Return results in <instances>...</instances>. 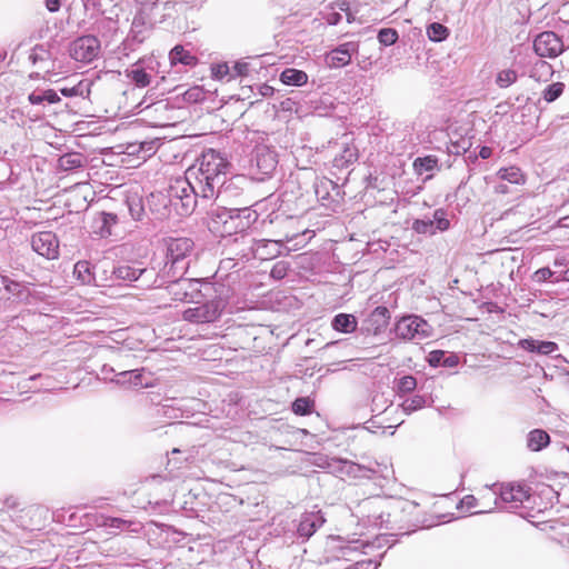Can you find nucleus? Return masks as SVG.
Instances as JSON below:
<instances>
[{
	"label": "nucleus",
	"mask_w": 569,
	"mask_h": 569,
	"mask_svg": "<svg viewBox=\"0 0 569 569\" xmlns=\"http://www.w3.org/2000/svg\"><path fill=\"white\" fill-rule=\"evenodd\" d=\"M228 168L229 162L221 152L208 149L187 169L184 177L170 183L169 196L156 194L152 200L163 203L169 200L178 216H189L194 211L198 199L210 201L218 197Z\"/></svg>",
	"instance_id": "nucleus-1"
},
{
	"label": "nucleus",
	"mask_w": 569,
	"mask_h": 569,
	"mask_svg": "<svg viewBox=\"0 0 569 569\" xmlns=\"http://www.w3.org/2000/svg\"><path fill=\"white\" fill-rule=\"evenodd\" d=\"M168 295L174 301L194 302L197 299L209 298L212 292H217V287L210 282H203L200 279L183 278L178 274L174 278H162Z\"/></svg>",
	"instance_id": "nucleus-2"
},
{
	"label": "nucleus",
	"mask_w": 569,
	"mask_h": 569,
	"mask_svg": "<svg viewBox=\"0 0 569 569\" xmlns=\"http://www.w3.org/2000/svg\"><path fill=\"white\" fill-rule=\"evenodd\" d=\"M193 247L194 243L189 238H170L167 241L166 262L159 272L161 279L183 274L189 267Z\"/></svg>",
	"instance_id": "nucleus-3"
},
{
	"label": "nucleus",
	"mask_w": 569,
	"mask_h": 569,
	"mask_svg": "<svg viewBox=\"0 0 569 569\" xmlns=\"http://www.w3.org/2000/svg\"><path fill=\"white\" fill-rule=\"evenodd\" d=\"M204 299L203 302L201 299H197L193 302L196 303L194 307L186 309L182 313V319L194 325H207L218 321L227 307V300L218 290Z\"/></svg>",
	"instance_id": "nucleus-4"
},
{
	"label": "nucleus",
	"mask_w": 569,
	"mask_h": 569,
	"mask_svg": "<svg viewBox=\"0 0 569 569\" xmlns=\"http://www.w3.org/2000/svg\"><path fill=\"white\" fill-rule=\"evenodd\" d=\"M112 274L116 280L138 281V288H161L164 281L153 268H141L139 266L121 264L113 269Z\"/></svg>",
	"instance_id": "nucleus-5"
},
{
	"label": "nucleus",
	"mask_w": 569,
	"mask_h": 569,
	"mask_svg": "<svg viewBox=\"0 0 569 569\" xmlns=\"http://www.w3.org/2000/svg\"><path fill=\"white\" fill-rule=\"evenodd\" d=\"M395 333L403 340L425 339L431 335V326L419 316H406L396 323Z\"/></svg>",
	"instance_id": "nucleus-6"
},
{
	"label": "nucleus",
	"mask_w": 569,
	"mask_h": 569,
	"mask_svg": "<svg viewBox=\"0 0 569 569\" xmlns=\"http://www.w3.org/2000/svg\"><path fill=\"white\" fill-rule=\"evenodd\" d=\"M370 503L387 509L386 529H395L403 521V513L416 508L411 501L395 498H377Z\"/></svg>",
	"instance_id": "nucleus-7"
},
{
	"label": "nucleus",
	"mask_w": 569,
	"mask_h": 569,
	"mask_svg": "<svg viewBox=\"0 0 569 569\" xmlns=\"http://www.w3.org/2000/svg\"><path fill=\"white\" fill-rule=\"evenodd\" d=\"M278 154L268 146H257L252 152L250 161L251 170H256L259 180L270 176L277 168Z\"/></svg>",
	"instance_id": "nucleus-8"
},
{
	"label": "nucleus",
	"mask_w": 569,
	"mask_h": 569,
	"mask_svg": "<svg viewBox=\"0 0 569 569\" xmlns=\"http://www.w3.org/2000/svg\"><path fill=\"white\" fill-rule=\"evenodd\" d=\"M100 41L94 36H82L76 39L70 47V56L76 61L91 62L98 57Z\"/></svg>",
	"instance_id": "nucleus-9"
},
{
	"label": "nucleus",
	"mask_w": 569,
	"mask_h": 569,
	"mask_svg": "<svg viewBox=\"0 0 569 569\" xmlns=\"http://www.w3.org/2000/svg\"><path fill=\"white\" fill-rule=\"evenodd\" d=\"M533 49L539 57L556 58L563 52L565 46L557 33L553 31H543L536 37Z\"/></svg>",
	"instance_id": "nucleus-10"
},
{
	"label": "nucleus",
	"mask_w": 569,
	"mask_h": 569,
	"mask_svg": "<svg viewBox=\"0 0 569 569\" xmlns=\"http://www.w3.org/2000/svg\"><path fill=\"white\" fill-rule=\"evenodd\" d=\"M258 219V213L250 208L232 209V214L229 218L224 230H221V236H231L240 233L250 228Z\"/></svg>",
	"instance_id": "nucleus-11"
},
{
	"label": "nucleus",
	"mask_w": 569,
	"mask_h": 569,
	"mask_svg": "<svg viewBox=\"0 0 569 569\" xmlns=\"http://www.w3.org/2000/svg\"><path fill=\"white\" fill-rule=\"evenodd\" d=\"M31 247L47 259H56L59 256V240L51 231L34 233L31 238Z\"/></svg>",
	"instance_id": "nucleus-12"
},
{
	"label": "nucleus",
	"mask_w": 569,
	"mask_h": 569,
	"mask_svg": "<svg viewBox=\"0 0 569 569\" xmlns=\"http://www.w3.org/2000/svg\"><path fill=\"white\" fill-rule=\"evenodd\" d=\"M325 522L326 519L321 510L303 512L297 526V535L299 538L308 540Z\"/></svg>",
	"instance_id": "nucleus-13"
},
{
	"label": "nucleus",
	"mask_w": 569,
	"mask_h": 569,
	"mask_svg": "<svg viewBox=\"0 0 569 569\" xmlns=\"http://www.w3.org/2000/svg\"><path fill=\"white\" fill-rule=\"evenodd\" d=\"M283 240L251 239V252L254 258L269 260L281 253Z\"/></svg>",
	"instance_id": "nucleus-14"
},
{
	"label": "nucleus",
	"mask_w": 569,
	"mask_h": 569,
	"mask_svg": "<svg viewBox=\"0 0 569 569\" xmlns=\"http://www.w3.org/2000/svg\"><path fill=\"white\" fill-rule=\"evenodd\" d=\"M357 51L355 42H346L332 49L326 56V62L330 68H341L350 63L352 54Z\"/></svg>",
	"instance_id": "nucleus-15"
},
{
	"label": "nucleus",
	"mask_w": 569,
	"mask_h": 569,
	"mask_svg": "<svg viewBox=\"0 0 569 569\" xmlns=\"http://www.w3.org/2000/svg\"><path fill=\"white\" fill-rule=\"evenodd\" d=\"M339 471L352 478L370 479L372 475L378 473L380 470V465L378 462L359 465L349 460H339Z\"/></svg>",
	"instance_id": "nucleus-16"
},
{
	"label": "nucleus",
	"mask_w": 569,
	"mask_h": 569,
	"mask_svg": "<svg viewBox=\"0 0 569 569\" xmlns=\"http://www.w3.org/2000/svg\"><path fill=\"white\" fill-rule=\"evenodd\" d=\"M528 498L529 496L522 487L509 486L501 488L499 497H495V505L497 506L498 501L501 500L505 503H513L512 508H518Z\"/></svg>",
	"instance_id": "nucleus-17"
},
{
	"label": "nucleus",
	"mask_w": 569,
	"mask_h": 569,
	"mask_svg": "<svg viewBox=\"0 0 569 569\" xmlns=\"http://www.w3.org/2000/svg\"><path fill=\"white\" fill-rule=\"evenodd\" d=\"M389 320V309L387 307L379 306L371 311L367 319L368 330H371L377 335L388 327Z\"/></svg>",
	"instance_id": "nucleus-18"
},
{
	"label": "nucleus",
	"mask_w": 569,
	"mask_h": 569,
	"mask_svg": "<svg viewBox=\"0 0 569 569\" xmlns=\"http://www.w3.org/2000/svg\"><path fill=\"white\" fill-rule=\"evenodd\" d=\"M518 346L526 351L537 352L543 356L551 355L559 349L558 345L553 341H539L533 338L521 339Z\"/></svg>",
	"instance_id": "nucleus-19"
},
{
	"label": "nucleus",
	"mask_w": 569,
	"mask_h": 569,
	"mask_svg": "<svg viewBox=\"0 0 569 569\" xmlns=\"http://www.w3.org/2000/svg\"><path fill=\"white\" fill-rule=\"evenodd\" d=\"M118 216L111 212H100L94 219V233L100 238L112 236V228L118 223Z\"/></svg>",
	"instance_id": "nucleus-20"
},
{
	"label": "nucleus",
	"mask_w": 569,
	"mask_h": 569,
	"mask_svg": "<svg viewBox=\"0 0 569 569\" xmlns=\"http://www.w3.org/2000/svg\"><path fill=\"white\" fill-rule=\"evenodd\" d=\"M496 177L499 180L506 181L516 186H523L527 181L525 172L517 166H509L500 168L496 172Z\"/></svg>",
	"instance_id": "nucleus-21"
},
{
	"label": "nucleus",
	"mask_w": 569,
	"mask_h": 569,
	"mask_svg": "<svg viewBox=\"0 0 569 569\" xmlns=\"http://www.w3.org/2000/svg\"><path fill=\"white\" fill-rule=\"evenodd\" d=\"M169 59L171 66L180 63L186 67H194L198 63V58L181 44H177L171 49Z\"/></svg>",
	"instance_id": "nucleus-22"
},
{
	"label": "nucleus",
	"mask_w": 569,
	"mask_h": 569,
	"mask_svg": "<svg viewBox=\"0 0 569 569\" xmlns=\"http://www.w3.org/2000/svg\"><path fill=\"white\" fill-rule=\"evenodd\" d=\"M358 321L353 315L339 313L333 317L331 327L339 332L351 333L356 331Z\"/></svg>",
	"instance_id": "nucleus-23"
},
{
	"label": "nucleus",
	"mask_w": 569,
	"mask_h": 569,
	"mask_svg": "<svg viewBox=\"0 0 569 569\" xmlns=\"http://www.w3.org/2000/svg\"><path fill=\"white\" fill-rule=\"evenodd\" d=\"M86 163V158L79 152H69L61 156L58 160V167L62 171H72L82 168Z\"/></svg>",
	"instance_id": "nucleus-24"
},
{
	"label": "nucleus",
	"mask_w": 569,
	"mask_h": 569,
	"mask_svg": "<svg viewBox=\"0 0 569 569\" xmlns=\"http://www.w3.org/2000/svg\"><path fill=\"white\" fill-rule=\"evenodd\" d=\"M550 442L549 435L542 429H535L527 436V447L531 451H540Z\"/></svg>",
	"instance_id": "nucleus-25"
},
{
	"label": "nucleus",
	"mask_w": 569,
	"mask_h": 569,
	"mask_svg": "<svg viewBox=\"0 0 569 569\" xmlns=\"http://www.w3.org/2000/svg\"><path fill=\"white\" fill-rule=\"evenodd\" d=\"M231 214L232 209L218 207L217 209L211 210V229L221 234V230H224Z\"/></svg>",
	"instance_id": "nucleus-26"
},
{
	"label": "nucleus",
	"mask_w": 569,
	"mask_h": 569,
	"mask_svg": "<svg viewBox=\"0 0 569 569\" xmlns=\"http://www.w3.org/2000/svg\"><path fill=\"white\" fill-rule=\"evenodd\" d=\"M143 370L122 371L117 375L116 382L119 385H129L136 388L147 387L148 383L142 381Z\"/></svg>",
	"instance_id": "nucleus-27"
},
{
	"label": "nucleus",
	"mask_w": 569,
	"mask_h": 569,
	"mask_svg": "<svg viewBox=\"0 0 569 569\" xmlns=\"http://www.w3.org/2000/svg\"><path fill=\"white\" fill-rule=\"evenodd\" d=\"M280 80L287 86L300 87L307 83L308 76L302 70L288 68L281 72Z\"/></svg>",
	"instance_id": "nucleus-28"
},
{
	"label": "nucleus",
	"mask_w": 569,
	"mask_h": 569,
	"mask_svg": "<svg viewBox=\"0 0 569 569\" xmlns=\"http://www.w3.org/2000/svg\"><path fill=\"white\" fill-rule=\"evenodd\" d=\"M157 194H162V196H169V190L167 191V193H162V192H157ZM156 196V193H151L150 197L148 198V204H149V208L152 212L157 213L158 218L162 219V218H166L170 214L171 212V209H174V207L172 206V203L167 200L166 203L159 201V200H152V197Z\"/></svg>",
	"instance_id": "nucleus-29"
},
{
	"label": "nucleus",
	"mask_w": 569,
	"mask_h": 569,
	"mask_svg": "<svg viewBox=\"0 0 569 569\" xmlns=\"http://www.w3.org/2000/svg\"><path fill=\"white\" fill-rule=\"evenodd\" d=\"M3 287L11 297L19 301L28 300L31 296L30 289L27 286L11 279H8Z\"/></svg>",
	"instance_id": "nucleus-30"
},
{
	"label": "nucleus",
	"mask_w": 569,
	"mask_h": 569,
	"mask_svg": "<svg viewBox=\"0 0 569 569\" xmlns=\"http://www.w3.org/2000/svg\"><path fill=\"white\" fill-rule=\"evenodd\" d=\"M413 169L417 174L421 176L425 172L439 169L438 158L436 156L419 157L413 161Z\"/></svg>",
	"instance_id": "nucleus-31"
},
{
	"label": "nucleus",
	"mask_w": 569,
	"mask_h": 569,
	"mask_svg": "<svg viewBox=\"0 0 569 569\" xmlns=\"http://www.w3.org/2000/svg\"><path fill=\"white\" fill-rule=\"evenodd\" d=\"M291 409L297 416H308L315 410V401L309 397H300L292 402Z\"/></svg>",
	"instance_id": "nucleus-32"
},
{
	"label": "nucleus",
	"mask_w": 569,
	"mask_h": 569,
	"mask_svg": "<svg viewBox=\"0 0 569 569\" xmlns=\"http://www.w3.org/2000/svg\"><path fill=\"white\" fill-rule=\"evenodd\" d=\"M73 273L82 284H90L94 280L90 263L88 261H78L74 264Z\"/></svg>",
	"instance_id": "nucleus-33"
},
{
	"label": "nucleus",
	"mask_w": 569,
	"mask_h": 569,
	"mask_svg": "<svg viewBox=\"0 0 569 569\" xmlns=\"http://www.w3.org/2000/svg\"><path fill=\"white\" fill-rule=\"evenodd\" d=\"M126 203L131 218L136 221L142 220L144 216V206L142 199L138 196L128 197Z\"/></svg>",
	"instance_id": "nucleus-34"
},
{
	"label": "nucleus",
	"mask_w": 569,
	"mask_h": 569,
	"mask_svg": "<svg viewBox=\"0 0 569 569\" xmlns=\"http://www.w3.org/2000/svg\"><path fill=\"white\" fill-rule=\"evenodd\" d=\"M90 86H91V83L89 81L82 80V81H79L73 87L61 88L60 92L64 97H82V98H84V97H88L90 93Z\"/></svg>",
	"instance_id": "nucleus-35"
},
{
	"label": "nucleus",
	"mask_w": 569,
	"mask_h": 569,
	"mask_svg": "<svg viewBox=\"0 0 569 569\" xmlns=\"http://www.w3.org/2000/svg\"><path fill=\"white\" fill-rule=\"evenodd\" d=\"M400 406L407 415H410L426 406V398L421 395H415L406 398Z\"/></svg>",
	"instance_id": "nucleus-36"
},
{
	"label": "nucleus",
	"mask_w": 569,
	"mask_h": 569,
	"mask_svg": "<svg viewBox=\"0 0 569 569\" xmlns=\"http://www.w3.org/2000/svg\"><path fill=\"white\" fill-rule=\"evenodd\" d=\"M433 227L437 231L443 232L450 228V220L448 219V212L443 208H439L433 211L432 219Z\"/></svg>",
	"instance_id": "nucleus-37"
},
{
	"label": "nucleus",
	"mask_w": 569,
	"mask_h": 569,
	"mask_svg": "<svg viewBox=\"0 0 569 569\" xmlns=\"http://www.w3.org/2000/svg\"><path fill=\"white\" fill-rule=\"evenodd\" d=\"M565 90V83L562 82H553L548 84L541 92L542 99L550 103L556 101Z\"/></svg>",
	"instance_id": "nucleus-38"
},
{
	"label": "nucleus",
	"mask_w": 569,
	"mask_h": 569,
	"mask_svg": "<svg viewBox=\"0 0 569 569\" xmlns=\"http://www.w3.org/2000/svg\"><path fill=\"white\" fill-rule=\"evenodd\" d=\"M428 38L433 42H440L449 36V30L446 26L433 22L427 28Z\"/></svg>",
	"instance_id": "nucleus-39"
},
{
	"label": "nucleus",
	"mask_w": 569,
	"mask_h": 569,
	"mask_svg": "<svg viewBox=\"0 0 569 569\" xmlns=\"http://www.w3.org/2000/svg\"><path fill=\"white\" fill-rule=\"evenodd\" d=\"M127 77L139 88H144L150 84V74L141 68H134L127 71Z\"/></svg>",
	"instance_id": "nucleus-40"
},
{
	"label": "nucleus",
	"mask_w": 569,
	"mask_h": 569,
	"mask_svg": "<svg viewBox=\"0 0 569 569\" xmlns=\"http://www.w3.org/2000/svg\"><path fill=\"white\" fill-rule=\"evenodd\" d=\"M518 79V73L513 69H503L498 72L496 83L499 88H508Z\"/></svg>",
	"instance_id": "nucleus-41"
},
{
	"label": "nucleus",
	"mask_w": 569,
	"mask_h": 569,
	"mask_svg": "<svg viewBox=\"0 0 569 569\" xmlns=\"http://www.w3.org/2000/svg\"><path fill=\"white\" fill-rule=\"evenodd\" d=\"M412 230L417 233L421 234H436V229L433 227V221L431 219H416L412 222Z\"/></svg>",
	"instance_id": "nucleus-42"
},
{
	"label": "nucleus",
	"mask_w": 569,
	"mask_h": 569,
	"mask_svg": "<svg viewBox=\"0 0 569 569\" xmlns=\"http://www.w3.org/2000/svg\"><path fill=\"white\" fill-rule=\"evenodd\" d=\"M417 387V380L413 376H403L396 382L398 393H409Z\"/></svg>",
	"instance_id": "nucleus-43"
},
{
	"label": "nucleus",
	"mask_w": 569,
	"mask_h": 569,
	"mask_svg": "<svg viewBox=\"0 0 569 569\" xmlns=\"http://www.w3.org/2000/svg\"><path fill=\"white\" fill-rule=\"evenodd\" d=\"M226 69V73H229L231 78L242 77L248 74L249 63L244 61L236 62L231 69L227 64L220 67V69Z\"/></svg>",
	"instance_id": "nucleus-44"
},
{
	"label": "nucleus",
	"mask_w": 569,
	"mask_h": 569,
	"mask_svg": "<svg viewBox=\"0 0 569 569\" xmlns=\"http://www.w3.org/2000/svg\"><path fill=\"white\" fill-rule=\"evenodd\" d=\"M378 40L383 46H391L398 40V32L391 28L381 29L378 33Z\"/></svg>",
	"instance_id": "nucleus-45"
},
{
	"label": "nucleus",
	"mask_w": 569,
	"mask_h": 569,
	"mask_svg": "<svg viewBox=\"0 0 569 569\" xmlns=\"http://www.w3.org/2000/svg\"><path fill=\"white\" fill-rule=\"evenodd\" d=\"M289 270V263L287 261H278L273 264L270 276L273 279L281 280L283 279Z\"/></svg>",
	"instance_id": "nucleus-46"
},
{
	"label": "nucleus",
	"mask_w": 569,
	"mask_h": 569,
	"mask_svg": "<svg viewBox=\"0 0 569 569\" xmlns=\"http://www.w3.org/2000/svg\"><path fill=\"white\" fill-rule=\"evenodd\" d=\"M552 276H553V271L550 270L549 268L545 267V268L538 269L533 273L532 279L536 282H545V281L549 280Z\"/></svg>",
	"instance_id": "nucleus-47"
},
{
	"label": "nucleus",
	"mask_w": 569,
	"mask_h": 569,
	"mask_svg": "<svg viewBox=\"0 0 569 569\" xmlns=\"http://www.w3.org/2000/svg\"><path fill=\"white\" fill-rule=\"evenodd\" d=\"M443 358H445V351H442V350L432 351L429 355V363L432 367L441 366Z\"/></svg>",
	"instance_id": "nucleus-48"
},
{
	"label": "nucleus",
	"mask_w": 569,
	"mask_h": 569,
	"mask_svg": "<svg viewBox=\"0 0 569 569\" xmlns=\"http://www.w3.org/2000/svg\"><path fill=\"white\" fill-rule=\"evenodd\" d=\"M461 508L466 510H471L478 505V499L472 495L465 496L460 501Z\"/></svg>",
	"instance_id": "nucleus-49"
},
{
	"label": "nucleus",
	"mask_w": 569,
	"mask_h": 569,
	"mask_svg": "<svg viewBox=\"0 0 569 569\" xmlns=\"http://www.w3.org/2000/svg\"><path fill=\"white\" fill-rule=\"evenodd\" d=\"M377 508L380 509V512L372 515V517L375 518V525L381 528H386L387 509H383V507Z\"/></svg>",
	"instance_id": "nucleus-50"
},
{
	"label": "nucleus",
	"mask_w": 569,
	"mask_h": 569,
	"mask_svg": "<svg viewBox=\"0 0 569 569\" xmlns=\"http://www.w3.org/2000/svg\"><path fill=\"white\" fill-rule=\"evenodd\" d=\"M43 98H44V102H48L50 104H53V103H57V102L60 101V97L52 89L44 90L43 91Z\"/></svg>",
	"instance_id": "nucleus-51"
},
{
	"label": "nucleus",
	"mask_w": 569,
	"mask_h": 569,
	"mask_svg": "<svg viewBox=\"0 0 569 569\" xmlns=\"http://www.w3.org/2000/svg\"><path fill=\"white\" fill-rule=\"evenodd\" d=\"M493 192L496 194H508L511 192L509 186L507 184L506 181H500V182H497L493 187Z\"/></svg>",
	"instance_id": "nucleus-52"
},
{
	"label": "nucleus",
	"mask_w": 569,
	"mask_h": 569,
	"mask_svg": "<svg viewBox=\"0 0 569 569\" xmlns=\"http://www.w3.org/2000/svg\"><path fill=\"white\" fill-rule=\"evenodd\" d=\"M28 100L32 104H41L44 102L43 91H33L29 94Z\"/></svg>",
	"instance_id": "nucleus-53"
},
{
	"label": "nucleus",
	"mask_w": 569,
	"mask_h": 569,
	"mask_svg": "<svg viewBox=\"0 0 569 569\" xmlns=\"http://www.w3.org/2000/svg\"><path fill=\"white\" fill-rule=\"evenodd\" d=\"M458 357L456 355H449L447 356L445 353V358L442 360V365L443 367H447V368H452V367H456L458 365Z\"/></svg>",
	"instance_id": "nucleus-54"
},
{
	"label": "nucleus",
	"mask_w": 569,
	"mask_h": 569,
	"mask_svg": "<svg viewBox=\"0 0 569 569\" xmlns=\"http://www.w3.org/2000/svg\"><path fill=\"white\" fill-rule=\"evenodd\" d=\"M62 1L63 0H46V8L50 12H57V11H59V9L61 7Z\"/></svg>",
	"instance_id": "nucleus-55"
},
{
	"label": "nucleus",
	"mask_w": 569,
	"mask_h": 569,
	"mask_svg": "<svg viewBox=\"0 0 569 569\" xmlns=\"http://www.w3.org/2000/svg\"><path fill=\"white\" fill-rule=\"evenodd\" d=\"M340 556H337L338 559L346 558L349 560V556L356 552V549L350 546H342L339 549Z\"/></svg>",
	"instance_id": "nucleus-56"
},
{
	"label": "nucleus",
	"mask_w": 569,
	"mask_h": 569,
	"mask_svg": "<svg viewBox=\"0 0 569 569\" xmlns=\"http://www.w3.org/2000/svg\"><path fill=\"white\" fill-rule=\"evenodd\" d=\"M17 505H18L17 499H16L14 497L10 496V497H7V498L3 500V502H2V508H1V509H2V510H3V509H13V508H16V507H17Z\"/></svg>",
	"instance_id": "nucleus-57"
},
{
	"label": "nucleus",
	"mask_w": 569,
	"mask_h": 569,
	"mask_svg": "<svg viewBox=\"0 0 569 569\" xmlns=\"http://www.w3.org/2000/svg\"><path fill=\"white\" fill-rule=\"evenodd\" d=\"M127 523L126 520L120 518H112L110 522V527L112 528H121L122 525Z\"/></svg>",
	"instance_id": "nucleus-58"
},
{
	"label": "nucleus",
	"mask_w": 569,
	"mask_h": 569,
	"mask_svg": "<svg viewBox=\"0 0 569 569\" xmlns=\"http://www.w3.org/2000/svg\"><path fill=\"white\" fill-rule=\"evenodd\" d=\"M489 153H490V151H489V149H488V148H486V147H485V148H482V149H481V151H480V156H481L482 158H488V157H489Z\"/></svg>",
	"instance_id": "nucleus-59"
},
{
	"label": "nucleus",
	"mask_w": 569,
	"mask_h": 569,
	"mask_svg": "<svg viewBox=\"0 0 569 569\" xmlns=\"http://www.w3.org/2000/svg\"><path fill=\"white\" fill-rule=\"evenodd\" d=\"M365 565V562H357L355 566H350L346 569H359L360 567H362Z\"/></svg>",
	"instance_id": "nucleus-60"
},
{
	"label": "nucleus",
	"mask_w": 569,
	"mask_h": 569,
	"mask_svg": "<svg viewBox=\"0 0 569 569\" xmlns=\"http://www.w3.org/2000/svg\"><path fill=\"white\" fill-rule=\"evenodd\" d=\"M8 279H9L8 277L2 276V274L0 273V284L4 286V284H6V282L8 281Z\"/></svg>",
	"instance_id": "nucleus-61"
},
{
	"label": "nucleus",
	"mask_w": 569,
	"mask_h": 569,
	"mask_svg": "<svg viewBox=\"0 0 569 569\" xmlns=\"http://www.w3.org/2000/svg\"><path fill=\"white\" fill-rule=\"evenodd\" d=\"M346 152H348L347 162H351L352 158L355 157L353 152H351L350 150H346Z\"/></svg>",
	"instance_id": "nucleus-62"
},
{
	"label": "nucleus",
	"mask_w": 569,
	"mask_h": 569,
	"mask_svg": "<svg viewBox=\"0 0 569 569\" xmlns=\"http://www.w3.org/2000/svg\"><path fill=\"white\" fill-rule=\"evenodd\" d=\"M561 221H562V226H563V227H569V216H567V217L562 218V220H561Z\"/></svg>",
	"instance_id": "nucleus-63"
},
{
	"label": "nucleus",
	"mask_w": 569,
	"mask_h": 569,
	"mask_svg": "<svg viewBox=\"0 0 569 569\" xmlns=\"http://www.w3.org/2000/svg\"><path fill=\"white\" fill-rule=\"evenodd\" d=\"M297 234H287L284 241H291Z\"/></svg>",
	"instance_id": "nucleus-64"
}]
</instances>
